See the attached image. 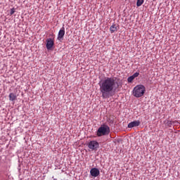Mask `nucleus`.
Wrapping results in <instances>:
<instances>
[{
    "label": "nucleus",
    "instance_id": "nucleus-2",
    "mask_svg": "<svg viewBox=\"0 0 180 180\" xmlns=\"http://www.w3.org/2000/svg\"><path fill=\"white\" fill-rule=\"evenodd\" d=\"M146 94V87L143 84L137 85L134 88L133 95L135 98H141Z\"/></svg>",
    "mask_w": 180,
    "mask_h": 180
},
{
    "label": "nucleus",
    "instance_id": "nucleus-8",
    "mask_svg": "<svg viewBox=\"0 0 180 180\" xmlns=\"http://www.w3.org/2000/svg\"><path fill=\"white\" fill-rule=\"evenodd\" d=\"M141 122L139 120H135L134 122H129L128 124L129 129H133V127H138V126H140Z\"/></svg>",
    "mask_w": 180,
    "mask_h": 180
},
{
    "label": "nucleus",
    "instance_id": "nucleus-13",
    "mask_svg": "<svg viewBox=\"0 0 180 180\" xmlns=\"http://www.w3.org/2000/svg\"><path fill=\"white\" fill-rule=\"evenodd\" d=\"M139 75H140V73L135 72L132 76L134 77V78H137V77H139Z\"/></svg>",
    "mask_w": 180,
    "mask_h": 180
},
{
    "label": "nucleus",
    "instance_id": "nucleus-14",
    "mask_svg": "<svg viewBox=\"0 0 180 180\" xmlns=\"http://www.w3.org/2000/svg\"><path fill=\"white\" fill-rule=\"evenodd\" d=\"M13 13H15V9L14 8H11V11H10V15H13Z\"/></svg>",
    "mask_w": 180,
    "mask_h": 180
},
{
    "label": "nucleus",
    "instance_id": "nucleus-5",
    "mask_svg": "<svg viewBox=\"0 0 180 180\" xmlns=\"http://www.w3.org/2000/svg\"><path fill=\"white\" fill-rule=\"evenodd\" d=\"M46 49L47 50H51L53 47L54 46V39L52 38H48L46 39Z\"/></svg>",
    "mask_w": 180,
    "mask_h": 180
},
{
    "label": "nucleus",
    "instance_id": "nucleus-15",
    "mask_svg": "<svg viewBox=\"0 0 180 180\" xmlns=\"http://www.w3.org/2000/svg\"><path fill=\"white\" fill-rule=\"evenodd\" d=\"M168 123H169V124H172V122L171 121H169Z\"/></svg>",
    "mask_w": 180,
    "mask_h": 180
},
{
    "label": "nucleus",
    "instance_id": "nucleus-7",
    "mask_svg": "<svg viewBox=\"0 0 180 180\" xmlns=\"http://www.w3.org/2000/svg\"><path fill=\"white\" fill-rule=\"evenodd\" d=\"M90 174L91 176H94V178H96V176H99V174H101V172L98 169V168H92L90 170Z\"/></svg>",
    "mask_w": 180,
    "mask_h": 180
},
{
    "label": "nucleus",
    "instance_id": "nucleus-11",
    "mask_svg": "<svg viewBox=\"0 0 180 180\" xmlns=\"http://www.w3.org/2000/svg\"><path fill=\"white\" fill-rule=\"evenodd\" d=\"M144 4V0H137L136 6H141Z\"/></svg>",
    "mask_w": 180,
    "mask_h": 180
},
{
    "label": "nucleus",
    "instance_id": "nucleus-4",
    "mask_svg": "<svg viewBox=\"0 0 180 180\" xmlns=\"http://www.w3.org/2000/svg\"><path fill=\"white\" fill-rule=\"evenodd\" d=\"M88 147H89V148H90V150L96 151V150H98V148H99V143H98V141H91L88 143Z\"/></svg>",
    "mask_w": 180,
    "mask_h": 180
},
{
    "label": "nucleus",
    "instance_id": "nucleus-1",
    "mask_svg": "<svg viewBox=\"0 0 180 180\" xmlns=\"http://www.w3.org/2000/svg\"><path fill=\"white\" fill-rule=\"evenodd\" d=\"M100 91L103 99H108L113 96L115 92H119L120 84L116 81L115 77H105V79L99 83Z\"/></svg>",
    "mask_w": 180,
    "mask_h": 180
},
{
    "label": "nucleus",
    "instance_id": "nucleus-12",
    "mask_svg": "<svg viewBox=\"0 0 180 180\" xmlns=\"http://www.w3.org/2000/svg\"><path fill=\"white\" fill-rule=\"evenodd\" d=\"M134 79V77L131 76V77H128L127 81H128V82L131 83V82H133Z\"/></svg>",
    "mask_w": 180,
    "mask_h": 180
},
{
    "label": "nucleus",
    "instance_id": "nucleus-9",
    "mask_svg": "<svg viewBox=\"0 0 180 180\" xmlns=\"http://www.w3.org/2000/svg\"><path fill=\"white\" fill-rule=\"evenodd\" d=\"M8 96L9 101H11V102H15V101L18 99V96H16V94H15L14 93H11Z\"/></svg>",
    "mask_w": 180,
    "mask_h": 180
},
{
    "label": "nucleus",
    "instance_id": "nucleus-10",
    "mask_svg": "<svg viewBox=\"0 0 180 180\" xmlns=\"http://www.w3.org/2000/svg\"><path fill=\"white\" fill-rule=\"evenodd\" d=\"M110 32L111 33H115V32H117V26L116 24H113L110 27Z\"/></svg>",
    "mask_w": 180,
    "mask_h": 180
},
{
    "label": "nucleus",
    "instance_id": "nucleus-6",
    "mask_svg": "<svg viewBox=\"0 0 180 180\" xmlns=\"http://www.w3.org/2000/svg\"><path fill=\"white\" fill-rule=\"evenodd\" d=\"M64 34H65V29L64 28V27H63L58 32L57 39L59 41L63 40L64 39Z\"/></svg>",
    "mask_w": 180,
    "mask_h": 180
},
{
    "label": "nucleus",
    "instance_id": "nucleus-3",
    "mask_svg": "<svg viewBox=\"0 0 180 180\" xmlns=\"http://www.w3.org/2000/svg\"><path fill=\"white\" fill-rule=\"evenodd\" d=\"M110 133V128L108 125H101L98 131L97 136L101 137V136H106Z\"/></svg>",
    "mask_w": 180,
    "mask_h": 180
}]
</instances>
